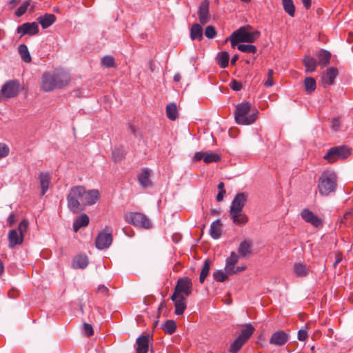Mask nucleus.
I'll list each match as a JSON object with an SVG mask.
<instances>
[{
	"mask_svg": "<svg viewBox=\"0 0 353 353\" xmlns=\"http://www.w3.org/2000/svg\"><path fill=\"white\" fill-rule=\"evenodd\" d=\"M97 190L87 191L82 185L72 187L67 196L68 208L73 213H79L86 205L94 204L99 199Z\"/></svg>",
	"mask_w": 353,
	"mask_h": 353,
	"instance_id": "obj_1",
	"label": "nucleus"
},
{
	"mask_svg": "<svg viewBox=\"0 0 353 353\" xmlns=\"http://www.w3.org/2000/svg\"><path fill=\"white\" fill-rule=\"evenodd\" d=\"M70 81L69 74L64 70L56 69L53 72H46L43 74L41 81V89L46 92H51L55 89H62Z\"/></svg>",
	"mask_w": 353,
	"mask_h": 353,
	"instance_id": "obj_2",
	"label": "nucleus"
},
{
	"mask_svg": "<svg viewBox=\"0 0 353 353\" xmlns=\"http://www.w3.org/2000/svg\"><path fill=\"white\" fill-rule=\"evenodd\" d=\"M337 185V176L334 171L327 170L323 172L319 179L317 189L322 196H328L335 192Z\"/></svg>",
	"mask_w": 353,
	"mask_h": 353,
	"instance_id": "obj_3",
	"label": "nucleus"
},
{
	"mask_svg": "<svg viewBox=\"0 0 353 353\" xmlns=\"http://www.w3.org/2000/svg\"><path fill=\"white\" fill-rule=\"evenodd\" d=\"M251 105L244 102L236 105L234 111L235 121L239 125H250L253 123L257 118L258 112L250 114Z\"/></svg>",
	"mask_w": 353,
	"mask_h": 353,
	"instance_id": "obj_4",
	"label": "nucleus"
},
{
	"mask_svg": "<svg viewBox=\"0 0 353 353\" xmlns=\"http://www.w3.org/2000/svg\"><path fill=\"white\" fill-rule=\"evenodd\" d=\"M259 36V32L258 31L250 32L246 28L241 27L231 34L230 40L232 47L234 48L239 43H253Z\"/></svg>",
	"mask_w": 353,
	"mask_h": 353,
	"instance_id": "obj_5",
	"label": "nucleus"
},
{
	"mask_svg": "<svg viewBox=\"0 0 353 353\" xmlns=\"http://www.w3.org/2000/svg\"><path fill=\"white\" fill-rule=\"evenodd\" d=\"M192 280L188 276L180 278L177 281L176 285L174 288V292L171 296L170 299L172 301H174L176 296L186 298L192 294Z\"/></svg>",
	"mask_w": 353,
	"mask_h": 353,
	"instance_id": "obj_6",
	"label": "nucleus"
},
{
	"mask_svg": "<svg viewBox=\"0 0 353 353\" xmlns=\"http://www.w3.org/2000/svg\"><path fill=\"white\" fill-rule=\"evenodd\" d=\"M28 228V221L23 220L20 222L17 230H12L8 234L9 246L11 248L22 243L23 241V234Z\"/></svg>",
	"mask_w": 353,
	"mask_h": 353,
	"instance_id": "obj_7",
	"label": "nucleus"
},
{
	"mask_svg": "<svg viewBox=\"0 0 353 353\" xmlns=\"http://www.w3.org/2000/svg\"><path fill=\"white\" fill-rule=\"evenodd\" d=\"M351 154V150L346 145H340L331 148L324 155V159L329 163H333L336 160L347 158Z\"/></svg>",
	"mask_w": 353,
	"mask_h": 353,
	"instance_id": "obj_8",
	"label": "nucleus"
},
{
	"mask_svg": "<svg viewBox=\"0 0 353 353\" xmlns=\"http://www.w3.org/2000/svg\"><path fill=\"white\" fill-rule=\"evenodd\" d=\"M125 220L136 227L150 229L152 223L150 219L141 212H129L125 215Z\"/></svg>",
	"mask_w": 353,
	"mask_h": 353,
	"instance_id": "obj_9",
	"label": "nucleus"
},
{
	"mask_svg": "<svg viewBox=\"0 0 353 353\" xmlns=\"http://www.w3.org/2000/svg\"><path fill=\"white\" fill-rule=\"evenodd\" d=\"M112 242V229L106 226L99 233L96 238L95 245L98 249L103 250L108 248Z\"/></svg>",
	"mask_w": 353,
	"mask_h": 353,
	"instance_id": "obj_10",
	"label": "nucleus"
},
{
	"mask_svg": "<svg viewBox=\"0 0 353 353\" xmlns=\"http://www.w3.org/2000/svg\"><path fill=\"white\" fill-rule=\"evenodd\" d=\"M301 216L306 223L311 224L314 228H319L323 224V219L307 208H305L301 211Z\"/></svg>",
	"mask_w": 353,
	"mask_h": 353,
	"instance_id": "obj_11",
	"label": "nucleus"
},
{
	"mask_svg": "<svg viewBox=\"0 0 353 353\" xmlns=\"http://www.w3.org/2000/svg\"><path fill=\"white\" fill-rule=\"evenodd\" d=\"M210 2L208 0H203L198 8L197 14L201 25H205L210 20Z\"/></svg>",
	"mask_w": 353,
	"mask_h": 353,
	"instance_id": "obj_12",
	"label": "nucleus"
},
{
	"mask_svg": "<svg viewBox=\"0 0 353 353\" xmlns=\"http://www.w3.org/2000/svg\"><path fill=\"white\" fill-rule=\"evenodd\" d=\"M17 31L21 36L28 34L33 36L39 33V29L37 23H24L22 25L18 26Z\"/></svg>",
	"mask_w": 353,
	"mask_h": 353,
	"instance_id": "obj_13",
	"label": "nucleus"
},
{
	"mask_svg": "<svg viewBox=\"0 0 353 353\" xmlns=\"http://www.w3.org/2000/svg\"><path fill=\"white\" fill-rule=\"evenodd\" d=\"M246 201L247 194L243 192L237 194L232 202L230 214H234L236 212H242Z\"/></svg>",
	"mask_w": 353,
	"mask_h": 353,
	"instance_id": "obj_14",
	"label": "nucleus"
},
{
	"mask_svg": "<svg viewBox=\"0 0 353 353\" xmlns=\"http://www.w3.org/2000/svg\"><path fill=\"white\" fill-rule=\"evenodd\" d=\"M203 160L205 163H210L213 162H219L221 160V156L214 152L208 153L205 152H196L193 160L195 161H199Z\"/></svg>",
	"mask_w": 353,
	"mask_h": 353,
	"instance_id": "obj_15",
	"label": "nucleus"
},
{
	"mask_svg": "<svg viewBox=\"0 0 353 353\" xmlns=\"http://www.w3.org/2000/svg\"><path fill=\"white\" fill-rule=\"evenodd\" d=\"M290 339L288 334L283 330H279L272 334L270 343L278 347L283 346Z\"/></svg>",
	"mask_w": 353,
	"mask_h": 353,
	"instance_id": "obj_16",
	"label": "nucleus"
},
{
	"mask_svg": "<svg viewBox=\"0 0 353 353\" xmlns=\"http://www.w3.org/2000/svg\"><path fill=\"white\" fill-rule=\"evenodd\" d=\"M339 74L336 68L331 67L326 70L322 76V82L325 86L331 85L334 83V79Z\"/></svg>",
	"mask_w": 353,
	"mask_h": 353,
	"instance_id": "obj_17",
	"label": "nucleus"
},
{
	"mask_svg": "<svg viewBox=\"0 0 353 353\" xmlns=\"http://www.w3.org/2000/svg\"><path fill=\"white\" fill-rule=\"evenodd\" d=\"M150 334H145L137 339V353H147L149 347Z\"/></svg>",
	"mask_w": 353,
	"mask_h": 353,
	"instance_id": "obj_18",
	"label": "nucleus"
},
{
	"mask_svg": "<svg viewBox=\"0 0 353 353\" xmlns=\"http://www.w3.org/2000/svg\"><path fill=\"white\" fill-rule=\"evenodd\" d=\"M51 179L52 177L49 172H42L39 174V179L40 182L42 195H44L48 191Z\"/></svg>",
	"mask_w": 353,
	"mask_h": 353,
	"instance_id": "obj_19",
	"label": "nucleus"
},
{
	"mask_svg": "<svg viewBox=\"0 0 353 353\" xmlns=\"http://www.w3.org/2000/svg\"><path fill=\"white\" fill-rule=\"evenodd\" d=\"M56 16L53 14H45L37 18V22L42 28L46 29L56 21Z\"/></svg>",
	"mask_w": 353,
	"mask_h": 353,
	"instance_id": "obj_20",
	"label": "nucleus"
},
{
	"mask_svg": "<svg viewBox=\"0 0 353 353\" xmlns=\"http://www.w3.org/2000/svg\"><path fill=\"white\" fill-rule=\"evenodd\" d=\"M90 222L89 216L86 214H83L77 217L73 223V230L74 232L79 231L81 228H85L88 225Z\"/></svg>",
	"mask_w": 353,
	"mask_h": 353,
	"instance_id": "obj_21",
	"label": "nucleus"
},
{
	"mask_svg": "<svg viewBox=\"0 0 353 353\" xmlns=\"http://www.w3.org/2000/svg\"><path fill=\"white\" fill-rule=\"evenodd\" d=\"M331 56V53L326 50L321 49L319 50L316 53L318 64L323 67L326 66L330 63Z\"/></svg>",
	"mask_w": 353,
	"mask_h": 353,
	"instance_id": "obj_22",
	"label": "nucleus"
},
{
	"mask_svg": "<svg viewBox=\"0 0 353 353\" xmlns=\"http://www.w3.org/2000/svg\"><path fill=\"white\" fill-rule=\"evenodd\" d=\"M254 331L255 328L251 323L243 325L241 333L238 337L247 342Z\"/></svg>",
	"mask_w": 353,
	"mask_h": 353,
	"instance_id": "obj_23",
	"label": "nucleus"
},
{
	"mask_svg": "<svg viewBox=\"0 0 353 353\" xmlns=\"http://www.w3.org/2000/svg\"><path fill=\"white\" fill-rule=\"evenodd\" d=\"M222 223L219 219L212 223L210 229V234L214 239H217L221 236Z\"/></svg>",
	"mask_w": 353,
	"mask_h": 353,
	"instance_id": "obj_24",
	"label": "nucleus"
},
{
	"mask_svg": "<svg viewBox=\"0 0 353 353\" xmlns=\"http://www.w3.org/2000/svg\"><path fill=\"white\" fill-rule=\"evenodd\" d=\"M88 264V259L85 255H78L72 260V267L75 269H83Z\"/></svg>",
	"mask_w": 353,
	"mask_h": 353,
	"instance_id": "obj_25",
	"label": "nucleus"
},
{
	"mask_svg": "<svg viewBox=\"0 0 353 353\" xmlns=\"http://www.w3.org/2000/svg\"><path fill=\"white\" fill-rule=\"evenodd\" d=\"M175 311L176 315H181L186 309L185 297L176 296L174 301Z\"/></svg>",
	"mask_w": 353,
	"mask_h": 353,
	"instance_id": "obj_26",
	"label": "nucleus"
},
{
	"mask_svg": "<svg viewBox=\"0 0 353 353\" xmlns=\"http://www.w3.org/2000/svg\"><path fill=\"white\" fill-rule=\"evenodd\" d=\"M190 37L192 40L197 39L199 41L203 39V28L201 23H194L190 29Z\"/></svg>",
	"mask_w": 353,
	"mask_h": 353,
	"instance_id": "obj_27",
	"label": "nucleus"
},
{
	"mask_svg": "<svg viewBox=\"0 0 353 353\" xmlns=\"http://www.w3.org/2000/svg\"><path fill=\"white\" fill-rule=\"evenodd\" d=\"M150 172L148 169H145L141 172L138 176V181L140 184L143 187L146 188L151 185L152 182L150 179Z\"/></svg>",
	"mask_w": 353,
	"mask_h": 353,
	"instance_id": "obj_28",
	"label": "nucleus"
},
{
	"mask_svg": "<svg viewBox=\"0 0 353 353\" xmlns=\"http://www.w3.org/2000/svg\"><path fill=\"white\" fill-rule=\"evenodd\" d=\"M303 63L306 68V72H312L316 70L318 62L314 57L307 55L303 59Z\"/></svg>",
	"mask_w": 353,
	"mask_h": 353,
	"instance_id": "obj_29",
	"label": "nucleus"
},
{
	"mask_svg": "<svg viewBox=\"0 0 353 353\" xmlns=\"http://www.w3.org/2000/svg\"><path fill=\"white\" fill-rule=\"evenodd\" d=\"M230 216H231L233 223L236 225H244L248 221V216L245 214L242 213V212H236L234 214H230Z\"/></svg>",
	"mask_w": 353,
	"mask_h": 353,
	"instance_id": "obj_30",
	"label": "nucleus"
},
{
	"mask_svg": "<svg viewBox=\"0 0 353 353\" xmlns=\"http://www.w3.org/2000/svg\"><path fill=\"white\" fill-rule=\"evenodd\" d=\"M19 53L21 59L26 63H30L32 61L28 47L25 44H21L19 46Z\"/></svg>",
	"mask_w": 353,
	"mask_h": 353,
	"instance_id": "obj_31",
	"label": "nucleus"
},
{
	"mask_svg": "<svg viewBox=\"0 0 353 353\" xmlns=\"http://www.w3.org/2000/svg\"><path fill=\"white\" fill-rule=\"evenodd\" d=\"M251 243L248 241H242L238 249L239 254L243 257L247 256L251 254Z\"/></svg>",
	"mask_w": 353,
	"mask_h": 353,
	"instance_id": "obj_32",
	"label": "nucleus"
},
{
	"mask_svg": "<svg viewBox=\"0 0 353 353\" xmlns=\"http://www.w3.org/2000/svg\"><path fill=\"white\" fill-rule=\"evenodd\" d=\"M229 53L226 51L221 52L217 57V62L221 68H225L229 63Z\"/></svg>",
	"mask_w": 353,
	"mask_h": 353,
	"instance_id": "obj_33",
	"label": "nucleus"
},
{
	"mask_svg": "<svg viewBox=\"0 0 353 353\" xmlns=\"http://www.w3.org/2000/svg\"><path fill=\"white\" fill-rule=\"evenodd\" d=\"M166 114L168 119L174 121L178 117V112L175 103H172L166 106Z\"/></svg>",
	"mask_w": 353,
	"mask_h": 353,
	"instance_id": "obj_34",
	"label": "nucleus"
},
{
	"mask_svg": "<svg viewBox=\"0 0 353 353\" xmlns=\"http://www.w3.org/2000/svg\"><path fill=\"white\" fill-rule=\"evenodd\" d=\"M245 343L246 342L244 341L243 339H240L239 337H237L234 341V342L230 345L229 352L237 353Z\"/></svg>",
	"mask_w": 353,
	"mask_h": 353,
	"instance_id": "obj_35",
	"label": "nucleus"
},
{
	"mask_svg": "<svg viewBox=\"0 0 353 353\" xmlns=\"http://www.w3.org/2000/svg\"><path fill=\"white\" fill-rule=\"evenodd\" d=\"M304 85L305 91L308 94L313 92L316 88V81L312 77H306L304 81Z\"/></svg>",
	"mask_w": 353,
	"mask_h": 353,
	"instance_id": "obj_36",
	"label": "nucleus"
},
{
	"mask_svg": "<svg viewBox=\"0 0 353 353\" xmlns=\"http://www.w3.org/2000/svg\"><path fill=\"white\" fill-rule=\"evenodd\" d=\"M284 10L290 16L294 17L295 7L292 0H282Z\"/></svg>",
	"mask_w": 353,
	"mask_h": 353,
	"instance_id": "obj_37",
	"label": "nucleus"
},
{
	"mask_svg": "<svg viewBox=\"0 0 353 353\" xmlns=\"http://www.w3.org/2000/svg\"><path fill=\"white\" fill-rule=\"evenodd\" d=\"M210 268V261L207 259L205 261L203 266L201 269L200 276H199V281L201 283H203L208 275L209 271Z\"/></svg>",
	"mask_w": 353,
	"mask_h": 353,
	"instance_id": "obj_38",
	"label": "nucleus"
},
{
	"mask_svg": "<svg viewBox=\"0 0 353 353\" xmlns=\"http://www.w3.org/2000/svg\"><path fill=\"white\" fill-rule=\"evenodd\" d=\"M176 329V325L172 320H168L163 325V330L168 334H172Z\"/></svg>",
	"mask_w": 353,
	"mask_h": 353,
	"instance_id": "obj_39",
	"label": "nucleus"
},
{
	"mask_svg": "<svg viewBox=\"0 0 353 353\" xmlns=\"http://www.w3.org/2000/svg\"><path fill=\"white\" fill-rule=\"evenodd\" d=\"M237 48L243 52L252 54H255L256 52V46L251 44H238Z\"/></svg>",
	"mask_w": 353,
	"mask_h": 353,
	"instance_id": "obj_40",
	"label": "nucleus"
},
{
	"mask_svg": "<svg viewBox=\"0 0 353 353\" xmlns=\"http://www.w3.org/2000/svg\"><path fill=\"white\" fill-rule=\"evenodd\" d=\"M294 270L299 276H304L307 275V269L305 265L302 263H296L294 266Z\"/></svg>",
	"mask_w": 353,
	"mask_h": 353,
	"instance_id": "obj_41",
	"label": "nucleus"
},
{
	"mask_svg": "<svg viewBox=\"0 0 353 353\" xmlns=\"http://www.w3.org/2000/svg\"><path fill=\"white\" fill-rule=\"evenodd\" d=\"M214 279L218 282H224L228 278V274L223 270H216L213 273Z\"/></svg>",
	"mask_w": 353,
	"mask_h": 353,
	"instance_id": "obj_42",
	"label": "nucleus"
},
{
	"mask_svg": "<svg viewBox=\"0 0 353 353\" xmlns=\"http://www.w3.org/2000/svg\"><path fill=\"white\" fill-rule=\"evenodd\" d=\"M30 5V1H24L15 12V15L17 17H21L28 10V6Z\"/></svg>",
	"mask_w": 353,
	"mask_h": 353,
	"instance_id": "obj_43",
	"label": "nucleus"
},
{
	"mask_svg": "<svg viewBox=\"0 0 353 353\" xmlns=\"http://www.w3.org/2000/svg\"><path fill=\"white\" fill-rule=\"evenodd\" d=\"M101 64L107 68L114 66V59L112 56H105L101 59Z\"/></svg>",
	"mask_w": 353,
	"mask_h": 353,
	"instance_id": "obj_44",
	"label": "nucleus"
},
{
	"mask_svg": "<svg viewBox=\"0 0 353 353\" xmlns=\"http://www.w3.org/2000/svg\"><path fill=\"white\" fill-rule=\"evenodd\" d=\"M112 157L115 161H119L124 157L123 150L120 148H115L112 151Z\"/></svg>",
	"mask_w": 353,
	"mask_h": 353,
	"instance_id": "obj_45",
	"label": "nucleus"
},
{
	"mask_svg": "<svg viewBox=\"0 0 353 353\" xmlns=\"http://www.w3.org/2000/svg\"><path fill=\"white\" fill-rule=\"evenodd\" d=\"M216 34V31L212 26H208L205 28V35L208 39H213Z\"/></svg>",
	"mask_w": 353,
	"mask_h": 353,
	"instance_id": "obj_46",
	"label": "nucleus"
},
{
	"mask_svg": "<svg viewBox=\"0 0 353 353\" xmlns=\"http://www.w3.org/2000/svg\"><path fill=\"white\" fill-rule=\"evenodd\" d=\"M10 149L5 143H0V159L7 157L9 154Z\"/></svg>",
	"mask_w": 353,
	"mask_h": 353,
	"instance_id": "obj_47",
	"label": "nucleus"
},
{
	"mask_svg": "<svg viewBox=\"0 0 353 353\" xmlns=\"http://www.w3.org/2000/svg\"><path fill=\"white\" fill-rule=\"evenodd\" d=\"M239 261V256L234 252H232L229 258L226 260V263H230L231 265L236 264Z\"/></svg>",
	"mask_w": 353,
	"mask_h": 353,
	"instance_id": "obj_48",
	"label": "nucleus"
},
{
	"mask_svg": "<svg viewBox=\"0 0 353 353\" xmlns=\"http://www.w3.org/2000/svg\"><path fill=\"white\" fill-rule=\"evenodd\" d=\"M83 331L87 336H91L94 334L92 326L89 323H84Z\"/></svg>",
	"mask_w": 353,
	"mask_h": 353,
	"instance_id": "obj_49",
	"label": "nucleus"
},
{
	"mask_svg": "<svg viewBox=\"0 0 353 353\" xmlns=\"http://www.w3.org/2000/svg\"><path fill=\"white\" fill-rule=\"evenodd\" d=\"M230 86L234 91H239L242 88L241 83L236 80H232L230 83Z\"/></svg>",
	"mask_w": 353,
	"mask_h": 353,
	"instance_id": "obj_50",
	"label": "nucleus"
},
{
	"mask_svg": "<svg viewBox=\"0 0 353 353\" xmlns=\"http://www.w3.org/2000/svg\"><path fill=\"white\" fill-rule=\"evenodd\" d=\"M273 74H274V72L272 70H268V79L265 81V82L264 83L265 86L270 87V86L273 85V84H274V81H273V79H272Z\"/></svg>",
	"mask_w": 353,
	"mask_h": 353,
	"instance_id": "obj_51",
	"label": "nucleus"
},
{
	"mask_svg": "<svg viewBox=\"0 0 353 353\" xmlns=\"http://www.w3.org/2000/svg\"><path fill=\"white\" fill-rule=\"evenodd\" d=\"M236 267H235V264L231 265L230 263H226L225 270L228 274H234L236 273Z\"/></svg>",
	"mask_w": 353,
	"mask_h": 353,
	"instance_id": "obj_52",
	"label": "nucleus"
},
{
	"mask_svg": "<svg viewBox=\"0 0 353 353\" xmlns=\"http://www.w3.org/2000/svg\"><path fill=\"white\" fill-rule=\"evenodd\" d=\"M308 337L307 331L306 330H300L298 332V339L300 341H305Z\"/></svg>",
	"mask_w": 353,
	"mask_h": 353,
	"instance_id": "obj_53",
	"label": "nucleus"
},
{
	"mask_svg": "<svg viewBox=\"0 0 353 353\" xmlns=\"http://www.w3.org/2000/svg\"><path fill=\"white\" fill-rule=\"evenodd\" d=\"M97 292L101 294L103 296H107L109 294V290L105 285H99L97 289Z\"/></svg>",
	"mask_w": 353,
	"mask_h": 353,
	"instance_id": "obj_54",
	"label": "nucleus"
},
{
	"mask_svg": "<svg viewBox=\"0 0 353 353\" xmlns=\"http://www.w3.org/2000/svg\"><path fill=\"white\" fill-rule=\"evenodd\" d=\"M8 296L11 299H15L16 297L18 296L19 295V292L18 290H15V289H12L10 290L8 293Z\"/></svg>",
	"mask_w": 353,
	"mask_h": 353,
	"instance_id": "obj_55",
	"label": "nucleus"
},
{
	"mask_svg": "<svg viewBox=\"0 0 353 353\" xmlns=\"http://www.w3.org/2000/svg\"><path fill=\"white\" fill-rule=\"evenodd\" d=\"M21 2V0H10L8 2L9 9L12 10L14 7H16L19 3Z\"/></svg>",
	"mask_w": 353,
	"mask_h": 353,
	"instance_id": "obj_56",
	"label": "nucleus"
},
{
	"mask_svg": "<svg viewBox=\"0 0 353 353\" xmlns=\"http://www.w3.org/2000/svg\"><path fill=\"white\" fill-rule=\"evenodd\" d=\"M225 194V190L219 191L216 195V201L218 202L222 201Z\"/></svg>",
	"mask_w": 353,
	"mask_h": 353,
	"instance_id": "obj_57",
	"label": "nucleus"
},
{
	"mask_svg": "<svg viewBox=\"0 0 353 353\" xmlns=\"http://www.w3.org/2000/svg\"><path fill=\"white\" fill-rule=\"evenodd\" d=\"M343 259V254L341 253H337L336 255V260L334 263V267H336Z\"/></svg>",
	"mask_w": 353,
	"mask_h": 353,
	"instance_id": "obj_58",
	"label": "nucleus"
},
{
	"mask_svg": "<svg viewBox=\"0 0 353 353\" xmlns=\"http://www.w3.org/2000/svg\"><path fill=\"white\" fill-rule=\"evenodd\" d=\"M15 222V216L14 214H10L8 219V223L10 226H12Z\"/></svg>",
	"mask_w": 353,
	"mask_h": 353,
	"instance_id": "obj_59",
	"label": "nucleus"
},
{
	"mask_svg": "<svg viewBox=\"0 0 353 353\" xmlns=\"http://www.w3.org/2000/svg\"><path fill=\"white\" fill-rule=\"evenodd\" d=\"M304 7L309 9L311 6V0H301Z\"/></svg>",
	"mask_w": 353,
	"mask_h": 353,
	"instance_id": "obj_60",
	"label": "nucleus"
},
{
	"mask_svg": "<svg viewBox=\"0 0 353 353\" xmlns=\"http://www.w3.org/2000/svg\"><path fill=\"white\" fill-rule=\"evenodd\" d=\"M181 79V76L179 73H176L174 76V81L175 82H179Z\"/></svg>",
	"mask_w": 353,
	"mask_h": 353,
	"instance_id": "obj_61",
	"label": "nucleus"
},
{
	"mask_svg": "<svg viewBox=\"0 0 353 353\" xmlns=\"http://www.w3.org/2000/svg\"><path fill=\"white\" fill-rule=\"evenodd\" d=\"M332 126L334 128L336 129L339 126V121L337 119H334L332 122Z\"/></svg>",
	"mask_w": 353,
	"mask_h": 353,
	"instance_id": "obj_62",
	"label": "nucleus"
},
{
	"mask_svg": "<svg viewBox=\"0 0 353 353\" xmlns=\"http://www.w3.org/2000/svg\"><path fill=\"white\" fill-rule=\"evenodd\" d=\"M238 59H239V56L237 54L234 55L231 59V64L234 65L236 63V61L238 60Z\"/></svg>",
	"mask_w": 353,
	"mask_h": 353,
	"instance_id": "obj_63",
	"label": "nucleus"
},
{
	"mask_svg": "<svg viewBox=\"0 0 353 353\" xmlns=\"http://www.w3.org/2000/svg\"><path fill=\"white\" fill-rule=\"evenodd\" d=\"M224 183L223 182H220L219 184H218V189L219 190V191H223V190H224Z\"/></svg>",
	"mask_w": 353,
	"mask_h": 353,
	"instance_id": "obj_64",
	"label": "nucleus"
}]
</instances>
